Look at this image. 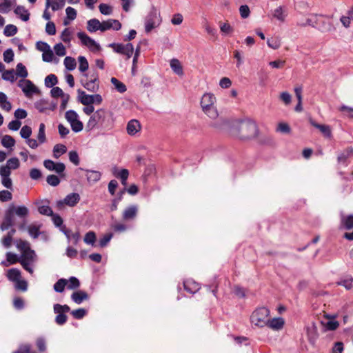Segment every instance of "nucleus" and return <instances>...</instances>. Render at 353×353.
Listing matches in <instances>:
<instances>
[{
	"label": "nucleus",
	"mask_w": 353,
	"mask_h": 353,
	"mask_svg": "<svg viewBox=\"0 0 353 353\" xmlns=\"http://www.w3.org/2000/svg\"><path fill=\"white\" fill-rule=\"evenodd\" d=\"M231 133L241 140L251 139L258 134L257 125L251 120L241 121L232 127Z\"/></svg>",
	"instance_id": "1"
},
{
	"label": "nucleus",
	"mask_w": 353,
	"mask_h": 353,
	"mask_svg": "<svg viewBox=\"0 0 353 353\" xmlns=\"http://www.w3.org/2000/svg\"><path fill=\"white\" fill-rule=\"evenodd\" d=\"M29 210L24 205L15 206L12 204L9 206L5 212L3 221L1 223V228L2 230H8L11 226L15 224V216L19 219L25 220L28 216Z\"/></svg>",
	"instance_id": "2"
},
{
	"label": "nucleus",
	"mask_w": 353,
	"mask_h": 353,
	"mask_svg": "<svg viewBox=\"0 0 353 353\" xmlns=\"http://www.w3.org/2000/svg\"><path fill=\"white\" fill-rule=\"evenodd\" d=\"M270 316V310L265 307L256 308L250 316L252 323L256 326L263 327L266 325L268 316Z\"/></svg>",
	"instance_id": "3"
},
{
	"label": "nucleus",
	"mask_w": 353,
	"mask_h": 353,
	"mask_svg": "<svg viewBox=\"0 0 353 353\" xmlns=\"http://www.w3.org/2000/svg\"><path fill=\"white\" fill-rule=\"evenodd\" d=\"M325 18L323 16L312 15L307 18L305 22L301 24L302 26H310L316 28L323 32H327L332 30L330 23L325 22Z\"/></svg>",
	"instance_id": "4"
},
{
	"label": "nucleus",
	"mask_w": 353,
	"mask_h": 353,
	"mask_svg": "<svg viewBox=\"0 0 353 353\" xmlns=\"http://www.w3.org/2000/svg\"><path fill=\"white\" fill-rule=\"evenodd\" d=\"M54 312L57 315L54 321L59 325H64L68 320L65 313L70 312V307L68 305L54 304L53 306Z\"/></svg>",
	"instance_id": "5"
},
{
	"label": "nucleus",
	"mask_w": 353,
	"mask_h": 353,
	"mask_svg": "<svg viewBox=\"0 0 353 353\" xmlns=\"http://www.w3.org/2000/svg\"><path fill=\"white\" fill-rule=\"evenodd\" d=\"M161 18L157 10L154 9L149 12L145 20V30L147 33L150 32L159 26L161 23Z\"/></svg>",
	"instance_id": "6"
},
{
	"label": "nucleus",
	"mask_w": 353,
	"mask_h": 353,
	"mask_svg": "<svg viewBox=\"0 0 353 353\" xmlns=\"http://www.w3.org/2000/svg\"><path fill=\"white\" fill-rule=\"evenodd\" d=\"M79 201L80 196L78 193H71L68 194L63 200L58 201L57 203V207L59 210L62 209L64 205L73 207L76 205Z\"/></svg>",
	"instance_id": "7"
},
{
	"label": "nucleus",
	"mask_w": 353,
	"mask_h": 353,
	"mask_svg": "<svg viewBox=\"0 0 353 353\" xmlns=\"http://www.w3.org/2000/svg\"><path fill=\"white\" fill-rule=\"evenodd\" d=\"M78 38L81 40L83 45L88 47L92 51H99L101 49L100 46L85 32H80L77 33Z\"/></svg>",
	"instance_id": "8"
},
{
	"label": "nucleus",
	"mask_w": 353,
	"mask_h": 353,
	"mask_svg": "<svg viewBox=\"0 0 353 353\" xmlns=\"http://www.w3.org/2000/svg\"><path fill=\"white\" fill-rule=\"evenodd\" d=\"M18 85L22 89L27 97H30L33 93H38L39 90L30 80H20Z\"/></svg>",
	"instance_id": "9"
},
{
	"label": "nucleus",
	"mask_w": 353,
	"mask_h": 353,
	"mask_svg": "<svg viewBox=\"0 0 353 353\" xmlns=\"http://www.w3.org/2000/svg\"><path fill=\"white\" fill-rule=\"evenodd\" d=\"M353 157V148L347 147L338 154L337 161L339 164L347 166L349 163V159Z\"/></svg>",
	"instance_id": "10"
},
{
	"label": "nucleus",
	"mask_w": 353,
	"mask_h": 353,
	"mask_svg": "<svg viewBox=\"0 0 353 353\" xmlns=\"http://www.w3.org/2000/svg\"><path fill=\"white\" fill-rule=\"evenodd\" d=\"M43 165L50 171H54L57 174L61 175L65 169V166L63 163H55L52 160L47 159L43 162Z\"/></svg>",
	"instance_id": "11"
},
{
	"label": "nucleus",
	"mask_w": 353,
	"mask_h": 353,
	"mask_svg": "<svg viewBox=\"0 0 353 353\" xmlns=\"http://www.w3.org/2000/svg\"><path fill=\"white\" fill-rule=\"evenodd\" d=\"M139 211L138 205H131L127 207L122 213V219L125 221L135 219Z\"/></svg>",
	"instance_id": "12"
},
{
	"label": "nucleus",
	"mask_w": 353,
	"mask_h": 353,
	"mask_svg": "<svg viewBox=\"0 0 353 353\" xmlns=\"http://www.w3.org/2000/svg\"><path fill=\"white\" fill-rule=\"evenodd\" d=\"M105 111L103 109H99L94 112L88 122V127L93 128L96 125L101 123L102 120L105 117Z\"/></svg>",
	"instance_id": "13"
},
{
	"label": "nucleus",
	"mask_w": 353,
	"mask_h": 353,
	"mask_svg": "<svg viewBox=\"0 0 353 353\" xmlns=\"http://www.w3.org/2000/svg\"><path fill=\"white\" fill-rule=\"evenodd\" d=\"M121 28V23L117 19H110L107 21H103L101 23V28L100 30L101 32H105L111 28L119 30Z\"/></svg>",
	"instance_id": "14"
},
{
	"label": "nucleus",
	"mask_w": 353,
	"mask_h": 353,
	"mask_svg": "<svg viewBox=\"0 0 353 353\" xmlns=\"http://www.w3.org/2000/svg\"><path fill=\"white\" fill-rule=\"evenodd\" d=\"M310 123L313 127L319 129L325 137H332V131L329 125L319 124L312 119H310Z\"/></svg>",
	"instance_id": "15"
},
{
	"label": "nucleus",
	"mask_w": 353,
	"mask_h": 353,
	"mask_svg": "<svg viewBox=\"0 0 353 353\" xmlns=\"http://www.w3.org/2000/svg\"><path fill=\"white\" fill-rule=\"evenodd\" d=\"M216 101L215 97L210 93L204 94L201 100V105L202 109H206L214 105Z\"/></svg>",
	"instance_id": "16"
},
{
	"label": "nucleus",
	"mask_w": 353,
	"mask_h": 353,
	"mask_svg": "<svg viewBox=\"0 0 353 353\" xmlns=\"http://www.w3.org/2000/svg\"><path fill=\"white\" fill-rule=\"evenodd\" d=\"M72 300L77 304H81L83 301L88 300L89 296L87 292L79 290L74 292L71 295Z\"/></svg>",
	"instance_id": "17"
},
{
	"label": "nucleus",
	"mask_w": 353,
	"mask_h": 353,
	"mask_svg": "<svg viewBox=\"0 0 353 353\" xmlns=\"http://www.w3.org/2000/svg\"><path fill=\"white\" fill-rule=\"evenodd\" d=\"M184 290L190 293L194 294L199 290V285L192 279H188L183 282Z\"/></svg>",
	"instance_id": "18"
},
{
	"label": "nucleus",
	"mask_w": 353,
	"mask_h": 353,
	"mask_svg": "<svg viewBox=\"0 0 353 353\" xmlns=\"http://www.w3.org/2000/svg\"><path fill=\"white\" fill-rule=\"evenodd\" d=\"M284 320L283 318H274L272 319H268L267 324L265 326H268L273 330H281L284 325Z\"/></svg>",
	"instance_id": "19"
},
{
	"label": "nucleus",
	"mask_w": 353,
	"mask_h": 353,
	"mask_svg": "<svg viewBox=\"0 0 353 353\" xmlns=\"http://www.w3.org/2000/svg\"><path fill=\"white\" fill-rule=\"evenodd\" d=\"M141 130V125L136 119L130 120L127 125V132L130 135H134Z\"/></svg>",
	"instance_id": "20"
},
{
	"label": "nucleus",
	"mask_w": 353,
	"mask_h": 353,
	"mask_svg": "<svg viewBox=\"0 0 353 353\" xmlns=\"http://www.w3.org/2000/svg\"><path fill=\"white\" fill-rule=\"evenodd\" d=\"M79 101L84 105H92L94 103L93 94H87L84 91L79 90Z\"/></svg>",
	"instance_id": "21"
},
{
	"label": "nucleus",
	"mask_w": 353,
	"mask_h": 353,
	"mask_svg": "<svg viewBox=\"0 0 353 353\" xmlns=\"http://www.w3.org/2000/svg\"><path fill=\"white\" fill-rule=\"evenodd\" d=\"M14 12L17 15L19 16L21 19L23 21H28L30 19V13L28 10L22 6H17Z\"/></svg>",
	"instance_id": "22"
},
{
	"label": "nucleus",
	"mask_w": 353,
	"mask_h": 353,
	"mask_svg": "<svg viewBox=\"0 0 353 353\" xmlns=\"http://www.w3.org/2000/svg\"><path fill=\"white\" fill-rule=\"evenodd\" d=\"M101 22L97 19H92L87 22V30L90 32H94L97 30H100Z\"/></svg>",
	"instance_id": "23"
},
{
	"label": "nucleus",
	"mask_w": 353,
	"mask_h": 353,
	"mask_svg": "<svg viewBox=\"0 0 353 353\" xmlns=\"http://www.w3.org/2000/svg\"><path fill=\"white\" fill-rule=\"evenodd\" d=\"M341 225L346 230L353 228V214L343 216L341 219Z\"/></svg>",
	"instance_id": "24"
},
{
	"label": "nucleus",
	"mask_w": 353,
	"mask_h": 353,
	"mask_svg": "<svg viewBox=\"0 0 353 353\" xmlns=\"http://www.w3.org/2000/svg\"><path fill=\"white\" fill-rule=\"evenodd\" d=\"M86 172L88 181L90 183H96L101 179V172L99 171L87 170Z\"/></svg>",
	"instance_id": "25"
},
{
	"label": "nucleus",
	"mask_w": 353,
	"mask_h": 353,
	"mask_svg": "<svg viewBox=\"0 0 353 353\" xmlns=\"http://www.w3.org/2000/svg\"><path fill=\"white\" fill-rule=\"evenodd\" d=\"M7 278L13 282H16L20 279L21 274L20 270L17 268H11L8 270L6 274Z\"/></svg>",
	"instance_id": "26"
},
{
	"label": "nucleus",
	"mask_w": 353,
	"mask_h": 353,
	"mask_svg": "<svg viewBox=\"0 0 353 353\" xmlns=\"http://www.w3.org/2000/svg\"><path fill=\"white\" fill-rule=\"evenodd\" d=\"M83 87L90 92H95L99 89V81L97 77L85 83H83Z\"/></svg>",
	"instance_id": "27"
},
{
	"label": "nucleus",
	"mask_w": 353,
	"mask_h": 353,
	"mask_svg": "<svg viewBox=\"0 0 353 353\" xmlns=\"http://www.w3.org/2000/svg\"><path fill=\"white\" fill-rule=\"evenodd\" d=\"M170 67L172 70L178 75H183V71L180 61L176 59L170 61Z\"/></svg>",
	"instance_id": "28"
},
{
	"label": "nucleus",
	"mask_w": 353,
	"mask_h": 353,
	"mask_svg": "<svg viewBox=\"0 0 353 353\" xmlns=\"http://www.w3.org/2000/svg\"><path fill=\"white\" fill-rule=\"evenodd\" d=\"M110 81L119 92L123 93L127 90L125 85L121 81H119L117 78L112 77Z\"/></svg>",
	"instance_id": "29"
},
{
	"label": "nucleus",
	"mask_w": 353,
	"mask_h": 353,
	"mask_svg": "<svg viewBox=\"0 0 353 353\" xmlns=\"http://www.w3.org/2000/svg\"><path fill=\"white\" fill-rule=\"evenodd\" d=\"M67 151L66 146L63 144H57L53 148V156L55 159H58L61 155Z\"/></svg>",
	"instance_id": "30"
},
{
	"label": "nucleus",
	"mask_w": 353,
	"mask_h": 353,
	"mask_svg": "<svg viewBox=\"0 0 353 353\" xmlns=\"http://www.w3.org/2000/svg\"><path fill=\"white\" fill-rule=\"evenodd\" d=\"M1 144L3 147L9 148L14 145L15 140L10 135H4L1 139Z\"/></svg>",
	"instance_id": "31"
},
{
	"label": "nucleus",
	"mask_w": 353,
	"mask_h": 353,
	"mask_svg": "<svg viewBox=\"0 0 353 353\" xmlns=\"http://www.w3.org/2000/svg\"><path fill=\"white\" fill-rule=\"evenodd\" d=\"M58 83L57 77L55 74H50L45 78V85L47 88H52Z\"/></svg>",
	"instance_id": "32"
},
{
	"label": "nucleus",
	"mask_w": 353,
	"mask_h": 353,
	"mask_svg": "<svg viewBox=\"0 0 353 353\" xmlns=\"http://www.w3.org/2000/svg\"><path fill=\"white\" fill-rule=\"evenodd\" d=\"M67 284L68 280L65 279H60L54 283V290L57 292H62Z\"/></svg>",
	"instance_id": "33"
},
{
	"label": "nucleus",
	"mask_w": 353,
	"mask_h": 353,
	"mask_svg": "<svg viewBox=\"0 0 353 353\" xmlns=\"http://www.w3.org/2000/svg\"><path fill=\"white\" fill-rule=\"evenodd\" d=\"M16 73L13 69L5 70L2 73V79L6 81H9L13 83L15 81Z\"/></svg>",
	"instance_id": "34"
},
{
	"label": "nucleus",
	"mask_w": 353,
	"mask_h": 353,
	"mask_svg": "<svg viewBox=\"0 0 353 353\" xmlns=\"http://www.w3.org/2000/svg\"><path fill=\"white\" fill-rule=\"evenodd\" d=\"M16 69H17L16 75H17L21 78H26L28 77V70H27L26 66L23 63H19L17 65Z\"/></svg>",
	"instance_id": "35"
},
{
	"label": "nucleus",
	"mask_w": 353,
	"mask_h": 353,
	"mask_svg": "<svg viewBox=\"0 0 353 353\" xmlns=\"http://www.w3.org/2000/svg\"><path fill=\"white\" fill-rule=\"evenodd\" d=\"M63 63L65 67L70 71L74 70L77 65L76 60L71 57H66Z\"/></svg>",
	"instance_id": "36"
},
{
	"label": "nucleus",
	"mask_w": 353,
	"mask_h": 353,
	"mask_svg": "<svg viewBox=\"0 0 353 353\" xmlns=\"http://www.w3.org/2000/svg\"><path fill=\"white\" fill-rule=\"evenodd\" d=\"M17 30H18V29L16 26L12 25V24H9L5 27L4 30H3V34L6 37H12L17 34Z\"/></svg>",
	"instance_id": "37"
},
{
	"label": "nucleus",
	"mask_w": 353,
	"mask_h": 353,
	"mask_svg": "<svg viewBox=\"0 0 353 353\" xmlns=\"http://www.w3.org/2000/svg\"><path fill=\"white\" fill-rule=\"evenodd\" d=\"M35 256L34 251L31 250V248L28 249L27 250H23L21 254V259H24L27 261H32L34 260Z\"/></svg>",
	"instance_id": "38"
},
{
	"label": "nucleus",
	"mask_w": 353,
	"mask_h": 353,
	"mask_svg": "<svg viewBox=\"0 0 353 353\" xmlns=\"http://www.w3.org/2000/svg\"><path fill=\"white\" fill-rule=\"evenodd\" d=\"M78 61L79 63V70L82 72H85L89 68V64L86 58L83 56H79Z\"/></svg>",
	"instance_id": "39"
},
{
	"label": "nucleus",
	"mask_w": 353,
	"mask_h": 353,
	"mask_svg": "<svg viewBox=\"0 0 353 353\" xmlns=\"http://www.w3.org/2000/svg\"><path fill=\"white\" fill-rule=\"evenodd\" d=\"M96 234L93 231L87 232L84 236L83 241L86 244L93 245L96 241Z\"/></svg>",
	"instance_id": "40"
},
{
	"label": "nucleus",
	"mask_w": 353,
	"mask_h": 353,
	"mask_svg": "<svg viewBox=\"0 0 353 353\" xmlns=\"http://www.w3.org/2000/svg\"><path fill=\"white\" fill-rule=\"evenodd\" d=\"M71 314L75 319H81L87 314V310L84 308H79L72 310Z\"/></svg>",
	"instance_id": "41"
},
{
	"label": "nucleus",
	"mask_w": 353,
	"mask_h": 353,
	"mask_svg": "<svg viewBox=\"0 0 353 353\" xmlns=\"http://www.w3.org/2000/svg\"><path fill=\"white\" fill-rule=\"evenodd\" d=\"M35 108L40 112H44L46 110L50 109L48 103L44 100L37 101L34 104Z\"/></svg>",
	"instance_id": "42"
},
{
	"label": "nucleus",
	"mask_w": 353,
	"mask_h": 353,
	"mask_svg": "<svg viewBox=\"0 0 353 353\" xmlns=\"http://www.w3.org/2000/svg\"><path fill=\"white\" fill-rule=\"evenodd\" d=\"M45 124L41 123L39 125V132L37 135L38 141L40 143H43L46 141V133H45Z\"/></svg>",
	"instance_id": "43"
},
{
	"label": "nucleus",
	"mask_w": 353,
	"mask_h": 353,
	"mask_svg": "<svg viewBox=\"0 0 353 353\" xmlns=\"http://www.w3.org/2000/svg\"><path fill=\"white\" fill-rule=\"evenodd\" d=\"M203 110L211 119H216L219 115L214 105L207 108L206 109H203Z\"/></svg>",
	"instance_id": "44"
},
{
	"label": "nucleus",
	"mask_w": 353,
	"mask_h": 353,
	"mask_svg": "<svg viewBox=\"0 0 353 353\" xmlns=\"http://www.w3.org/2000/svg\"><path fill=\"white\" fill-rule=\"evenodd\" d=\"M220 30L224 34H232L234 31L233 28L228 23H220Z\"/></svg>",
	"instance_id": "45"
},
{
	"label": "nucleus",
	"mask_w": 353,
	"mask_h": 353,
	"mask_svg": "<svg viewBox=\"0 0 353 353\" xmlns=\"http://www.w3.org/2000/svg\"><path fill=\"white\" fill-rule=\"evenodd\" d=\"M46 182L52 186H57L60 183L59 178L54 174L48 175L46 178Z\"/></svg>",
	"instance_id": "46"
},
{
	"label": "nucleus",
	"mask_w": 353,
	"mask_h": 353,
	"mask_svg": "<svg viewBox=\"0 0 353 353\" xmlns=\"http://www.w3.org/2000/svg\"><path fill=\"white\" fill-rule=\"evenodd\" d=\"M36 346L39 352H43L46 350V342L44 338L39 337L36 340Z\"/></svg>",
	"instance_id": "47"
},
{
	"label": "nucleus",
	"mask_w": 353,
	"mask_h": 353,
	"mask_svg": "<svg viewBox=\"0 0 353 353\" xmlns=\"http://www.w3.org/2000/svg\"><path fill=\"white\" fill-rule=\"evenodd\" d=\"M100 12L104 15H110L112 12V8L110 6L105 3H101L99 6Z\"/></svg>",
	"instance_id": "48"
},
{
	"label": "nucleus",
	"mask_w": 353,
	"mask_h": 353,
	"mask_svg": "<svg viewBox=\"0 0 353 353\" xmlns=\"http://www.w3.org/2000/svg\"><path fill=\"white\" fill-rule=\"evenodd\" d=\"M12 2L10 0H3V2L0 3V12L8 13L10 10Z\"/></svg>",
	"instance_id": "49"
},
{
	"label": "nucleus",
	"mask_w": 353,
	"mask_h": 353,
	"mask_svg": "<svg viewBox=\"0 0 353 353\" xmlns=\"http://www.w3.org/2000/svg\"><path fill=\"white\" fill-rule=\"evenodd\" d=\"M54 50L55 51L56 54L59 57H63L66 54L65 48L61 43H57L54 46Z\"/></svg>",
	"instance_id": "50"
},
{
	"label": "nucleus",
	"mask_w": 353,
	"mask_h": 353,
	"mask_svg": "<svg viewBox=\"0 0 353 353\" xmlns=\"http://www.w3.org/2000/svg\"><path fill=\"white\" fill-rule=\"evenodd\" d=\"M68 288L70 290H74L79 287L80 282L76 277L71 276L68 281Z\"/></svg>",
	"instance_id": "51"
},
{
	"label": "nucleus",
	"mask_w": 353,
	"mask_h": 353,
	"mask_svg": "<svg viewBox=\"0 0 353 353\" xmlns=\"http://www.w3.org/2000/svg\"><path fill=\"white\" fill-rule=\"evenodd\" d=\"M32 134V129L28 125H24L22 127L20 131V134L22 138L28 139L30 138Z\"/></svg>",
	"instance_id": "52"
},
{
	"label": "nucleus",
	"mask_w": 353,
	"mask_h": 353,
	"mask_svg": "<svg viewBox=\"0 0 353 353\" xmlns=\"http://www.w3.org/2000/svg\"><path fill=\"white\" fill-rule=\"evenodd\" d=\"M15 289L17 290H21L22 292H26L28 289V283L25 280L19 279L15 282Z\"/></svg>",
	"instance_id": "53"
},
{
	"label": "nucleus",
	"mask_w": 353,
	"mask_h": 353,
	"mask_svg": "<svg viewBox=\"0 0 353 353\" xmlns=\"http://www.w3.org/2000/svg\"><path fill=\"white\" fill-rule=\"evenodd\" d=\"M70 125L72 130L75 132H79L83 130V125L81 121H80L78 119L70 123Z\"/></svg>",
	"instance_id": "54"
},
{
	"label": "nucleus",
	"mask_w": 353,
	"mask_h": 353,
	"mask_svg": "<svg viewBox=\"0 0 353 353\" xmlns=\"http://www.w3.org/2000/svg\"><path fill=\"white\" fill-rule=\"evenodd\" d=\"M113 234L112 233H108L105 234L102 238L99 239V244L100 247L104 248L107 245V244L110 242L111 239L112 238Z\"/></svg>",
	"instance_id": "55"
},
{
	"label": "nucleus",
	"mask_w": 353,
	"mask_h": 353,
	"mask_svg": "<svg viewBox=\"0 0 353 353\" xmlns=\"http://www.w3.org/2000/svg\"><path fill=\"white\" fill-rule=\"evenodd\" d=\"M53 57H54V54H53V52L52 51V50L50 49V47L48 48V50H45L42 54V59L45 62L52 61Z\"/></svg>",
	"instance_id": "56"
},
{
	"label": "nucleus",
	"mask_w": 353,
	"mask_h": 353,
	"mask_svg": "<svg viewBox=\"0 0 353 353\" xmlns=\"http://www.w3.org/2000/svg\"><path fill=\"white\" fill-rule=\"evenodd\" d=\"M65 119L70 123L78 119L77 113L74 110H68L65 114Z\"/></svg>",
	"instance_id": "57"
},
{
	"label": "nucleus",
	"mask_w": 353,
	"mask_h": 353,
	"mask_svg": "<svg viewBox=\"0 0 353 353\" xmlns=\"http://www.w3.org/2000/svg\"><path fill=\"white\" fill-rule=\"evenodd\" d=\"M6 165L8 166L10 170H15L19 167V161L16 157L11 158L7 161Z\"/></svg>",
	"instance_id": "58"
},
{
	"label": "nucleus",
	"mask_w": 353,
	"mask_h": 353,
	"mask_svg": "<svg viewBox=\"0 0 353 353\" xmlns=\"http://www.w3.org/2000/svg\"><path fill=\"white\" fill-rule=\"evenodd\" d=\"M122 54H124L127 57L128 59L130 58L134 52V48L131 43H128L124 46V50Z\"/></svg>",
	"instance_id": "59"
},
{
	"label": "nucleus",
	"mask_w": 353,
	"mask_h": 353,
	"mask_svg": "<svg viewBox=\"0 0 353 353\" xmlns=\"http://www.w3.org/2000/svg\"><path fill=\"white\" fill-rule=\"evenodd\" d=\"M65 0H54L51 2L50 6L53 11L62 8L65 5Z\"/></svg>",
	"instance_id": "60"
},
{
	"label": "nucleus",
	"mask_w": 353,
	"mask_h": 353,
	"mask_svg": "<svg viewBox=\"0 0 353 353\" xmlns=\"http://www.w3.org/2000/svg\"><path fill=\"white\" fill-rule=\"evenodd\" d=\"M6 260L9 263V264H15L17 262H20V260L17 255L12 253V252H7L6 254Z\"/></svg>",
	"instance_id": "61"
},
{
	"label": "nucleus",
	"mask_w": 353,
	"mask_h": 353,
	"mask_svg": "<svg viewBox=\"0 0 353 353\" xmlns=\"http://www.w3.org/2000/svg\"><path fill=\"white\" fill-rule=\"evenodd\" d=\"M338 285H342L347 290H350L353 288V279H343L336 283Z\"/></svg>",
	"instance_id": "62"
},
{
	"label": "nucleus",
	"mask_w": 353,
	"mask_h": 353,
	"mask_svg": "<svg viewBox=\"0 0 353 353\" xmlns=\"http://www.w3.org/2000/svg\"><path fill=\"white\" fill-rule=\"evenodd\" d=\"M29 234L34 239L38 238L39 235V227L36 225H30L28 228Z\"/></svg>",
	"instance_id": "63"
},
{
	"label": "nucleus",
	"mask_w": 353,
	"mask_h": 353,
	"mask_svg": "<svg viewBox=\"0 0 353 353\" xmlns=\"http://www.w3.org/2000/svg\"><path fill=\"white\" fill-rule=\"evenodd\" d=\"M38 211L40 214L46 216H51L53 214V211L50 207L48 205H41L39 207Z\"/></svg>",
	"instance_id": "64"
}]
</instances>
